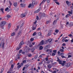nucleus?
<instances>
[{
    "instance_id": "423d86ee",
    "label": "nucleus",
    "mask_w": 73,
    "mask_h": 73,
    "mask_svg": "<svg viewBox=\"0 0 73 73\" xmlns=\"http://www.w3.org/2000/svg\"><path fill=\"white\" fill-rule=\"evenodd\" d=\"M22 31H23V29H20V31L18 33V37H19L21 34L22 33Z\"/></svg>"
},
{
    "instance_id": "09e8293b",
    "label": "nucleus",
    "mask_w": 73,
    "mask_h": 73,
    "mask_svg": "<svg viewBox=\"0 0 73 73\" xmlns=\"http://www.w3.org/2000/svg\"><path fill=\"white\" fill-rule=\"evenodd\" d=\"M20 56H21V54H18L17 55V57H20Z\"/></svg>"
},
{
    "instance_id": "5fc2aeb1",
    "label": "nucleus",
    "mask_w": 73,
    "mask_h": 73,
    "mask_svg": "<svg viewBox=\"0 0 73 73\" xmlns=\"http://www.w3.org/2000/svg\"><path fill=\"white\" fill-rule=\"evenodd\" d=\"M37 57H38V56L37 55H36L35 56V57L34 58L35 59H36V58H37Z\"/></svg>"
},
{
    "instance_id": "6e6552de",
    "label": "nucleus",
    "mask_w": 73,
    "mask_h": 73,
    "mask_svg": "<svg viewBox=\"0 0 73 73\" xmlns=\"http://www.w3.org/2000/svg\"><path fill=\"white\" fill-rule=\"evenodd\" d=\"M13 68H11L9 70V71L12 73H15V71H14V70H13Z\"/></svg>"
},
{
    "instance_id": "58836bf2",
    "label": "nucleus",
    "mask_w": 73,
    "mask_h": 73,
    "mask_svg": "<svg viewBox=\"0 0 73 73\" xmlns=\"http://www.w3.org/2000/svg\"><path fill=\"white\" fill-rule=\"evenodd\" d=\"M64 53H61L59 54V56H64Z\"/></svg>"
},
{
    "instance_id": "4d7b16f0",
    "label": "nucleus",
    "mask_w": 73,
    "mask_h": 73,
    "mask_svg": "<svg viewBox=\"0 0 73 73\" xmlns=\"http://www.w3.org/2000/svg\"><path fill=\"white\" fill-rule=\"evenodd\" d=\"M22 51H23V50H20L19 51V53H21V52H22Z\"/></svg>"
},
{
    "instance_id": "f03ea898",
    "label": "nucleus",
    "mask_w": 73,
    "mask_h": 73,
    "mask_svg": "<svg viewBox=\"0 0 73 73\" xmlns=\"http://www.w3.org/2000/svg\"><path fill=\"white\" fill-rule=\"evenodd\" d=\"M24 44V42H21L19 44V48L17 47V50H19L21 48V46L23 45V44Z\"/></svg>"
},
{
    "instance_id": "4be33fe9",
    "label": "nucleus",
    "mask_w": 73,
    "mask_h": 73,
    "mask_svg": "<svg viewBox=\"0 0 73 73\" xmlns=\"http://www.w3.org/2000/svg\"><path fill=\"white\" fill-rule=\"evenodd\" d=\"M35 48H32L31 49V52L32 53H33L34 52V51H35Z\"/></svg>"
},
{
    "instance_id": "3c124183",
    "label": "nucleus",
    "mask_w": 73,
    "mask_h": 73,
    "mask_svg": "<svg viewBox=\"0 0 73 73\" xmlns=\"http://www.w3.org/2000/svg\"><path fill=\"white\" fill-rule=\"evenodd\" d=\"M21 66H20V65H19L18 67L17 68H18V69H19V68H20Z\"/></svg>"
},
{
    "instance_id": "f3484780",
    "label": "nucleus",
    "mask_w": 73,
    "mask_h": 73,
    "mask_svg": "<svg viewBox=\"0 0 73 73\" xmlns=\"http://www.w3.org/2000/svg\"><path fill=\"white\" fill-rule=\"evenodd\" d=\"M52 40L53 39L51 38L48 39L47 40V41L49 42H51Z\"/></svg>"
},
{
    "instance_id": "13d9d810",
    "label": "nucleus",
    "mask_w": 73,
    "mask_h": 73,
    "mask_svg": "<svg viewBox=\"0 0 73 73\" xmlns=\"http://www.w3.org/2000/svg\"><path fill=\"white\" fill-rule=\"evenodd\" d=\"M9 9V8H8V7H7L5 9V11H7V10H8Z\"/></svg>"
},
{
    "instance_id": "6e6d98bb",
    "label": "nucleus",
    "mask_w": 73,
    "mask_h": 73,
    "mask_svg": "<svg viewBox=\"0 0 73 73\" xmlns=\"http://www.w3.org/2000/svg\"><path fill=\"white\" fill-rule=\"evenodd\" d=\"M40 30H41V28L39 27L37 29V31H40Z\"/></svg>"
},
{
    "instance_id": "8fccbe9b",
    "label": "nucleus",
    "mask_w": 73,
    "mask_h": 73,
    "mask_svg": "<svg viewBox=\"0 0 73 73\" xmlns=\"http://www.w3.org/2000/svg\"><path fill=\"white\" fill-rule=\"evenodd\" d=\"M48 57H47L45 58V60L46 61H48Z\"/></svg>"
},
{
    "instance_id": "20e7f679",
    "label": "nucleus",
    "mask_w": 73,
    "mask_h": 73,
    "mask_svg": "<svg viewBox=\"0 0 73 73\" xmlns=\"http://www.w3.org/2000/svg\"><path fill=\"white\" fill-rule=\"evenodd\" d=\"M6 24V21H2L0 24L1 27H3L5 24Z\"/></svg>"
},
{
    "instance_id": "0eeeda50",
    "label": "nucleus",
    "mask_w": 73,
    "mask_h": 73,
    "mask_svg": "<svg viewBox=\"0 0 73 73\" xmlns=\"http://www.w3.org/2000/svg\"><path fill=\"white\" fill-rule=\"evenodd\" d=\"M37 27V25L36 24H34L33 26V28H32L33 30V31L36 29V27Z\"/></svg>"
},
{
    "instance_id": "052dcab7",
    "label": "nucleus",
    "mask_w": 73,
    "mask_h": 73,
    "mask_svg": "<svg viewBox=\"0 0 73 73\" xmlns=\"http://www.w3.org/2000/svg\"><path fill=\"white\" fill-rule=\"evenodd\" d=\"M50 0H47V3H49V2H50Z\"/></svg>"
},
{
    "instance_id": "a211bd4d",
    "label": "nucleus",
    "mask_w": 73,
    "mask_h": 73,
    "mask_svg": "<svg viewBox=\"0 0 73 73\" xmlns=\"http://www.w3.org/2000/svg\"><path fill=\"white\" fill-rule=\"evenodd\" d=\"M20 5L21 7H25V4H23V3H21V4Z\"/></svg>"
},
{
    "instance_id": "5701e85b",
    "label": "nucleus",
    "mask_w": 73,
    "mask_h": 73,
    "mask_svg": "<svg viewBox=\"0 0 73 73\" xmlns=\"http://www.w3.org/2000/svg\"><path fill=\"white\" fill-rule=\"evenodd\" d=\"M11 24L9 23L8 25V29H10V28H11Z\"/></svg>"
},
{
    "instance_id": "c03bdc74",
    "label": "nucleus",
    "mask_w": 73,
    "mask_h": 73,
    "mask_svg": "<svg viewBox=\"0 0 73 73\" xmlns=\"http://www.w3.org/2000/svg\"><path fill=\"white\" fill-rule=\"evenodd\" d=\"M9 4L10 5H12V3L10 1H9Z\"/></svg>"
},
{
    "instance_id": "a18cd8bd",
    "label": "nucleus",
    "mask_w": 73,
    "mask_h": 73,
    "mask_svg": "<svg viewBox=\"0 0 73 73\" xmlns=\"http://www.w3.org/2000/svg\"><path fill=\"white\" fill-rule=\"evenodd\" d=\"M68 5V7H70V5H71V3L70 2L69 3H68V5Z\"/></svg>"
},
{
    "instance_id": "69168bd1",
    "label": "nucleus",
    "mask_w": 73,
    "mask_h": 73,
    "mask_svg": "<svg viewBox=\"0 0 73 73\" xmlns=\"http://www.w3.org/2000/svg\"><path fill=\"white\" fill-rule=\"evenodd\" d=\"M25 62H26V60H25L23 61V63H25Z\"/></svg>"
},
{
    "instance_id": "aec40b11",
    "label": "nucleus",
    "mask_w": 73,
    "mask_h": 73,
    "mask_svg": "<svg viewBox=\"0 0 73 73\" xmlns=\"http://www.w3.org/2000/svg\"><path fill=\"white\" fill-rule=\"evenodd\" d=\"M13 5L14 7H17V3L15 2L13 3Z\"/></svg>"
},
{
    "instance_id": "39448f33",
    "label": "nucleus",
    "mask_w": 73,
    "mask_h": 73,
    "mask_svg": "<svg viewBox=\"0 0 73 73\" xmlns=\"http://www.w3.org/2000/svg\"><path fill=\"white\" fill-rule=\"evenodd\" d=\"M44 40H42L38 44V46H40V45H44Z\"/></svg>"
},
{
    "instance_id": "49530a36",
    "label": "nucleus",
    "mask_w": 73,
    "mask_h": 73,
    "mask_svg": "<svg viewBox=\"0 0 73 73\" xmlns=\"http://www.w3.org/2000/svg\"><path fill=\"white\" fill-rule=\"evenodd\" d=\"M30 40L31 41H33L34 40V38H31Z\"/></svg>"
},
{
    "instance_id": "2eb2a0df",
    "label": "nucleus",
    "mask_w": 73,
    "mask_h": 73,
    "mask_svg": "<svg viewBox=\"0 0 73 73\" xmlns=\"http://www.w3.org/2000/svg\"><path fill=\"white\" fill-rule=\"evenodd\" d=\"M52 31H49L48 32V34H47L48 36H50V35L52 34Z\"/></svg>"
},
{
    "instance_id": "774afa93",
    "label": "nucleus",
    "mask_w": 73,
    "mask_h": 73,
    "mask_svg": "<svg viewBox=\"0 0 73 73\" xmlns=\"http://www.w3.org/2000/svg\"><path fill=\"white\" fill-rule=\"evenodd\" d=\"M50 61H48L47 62V63L48 64H50Z\"/></svg>"
},
{
    "instance_id": "393cba45",
    "label": "nucleus",
    "mask_w": 73,
    "mask_h": 73,
    "mask_svg": "<svg viewBox=\"0 0 73 73\" xmlns=\"http://www.w3.org/2000/svg\"><path fill=\"white\" fill-rule=\"evenodd\" d=\"M56 23H57V20H55L53 22V25H55Z\"/></svg>"
},
{
    "instance_id": "4c0bfd02",
    "label": "nucleus",
    "mask_w": 73,
    "mask_h": 73,
    "mask_svg": "<svg viewBox=\"0 0 73 73\" xmlns=\"http://www.w3.org/2000/svg\"><path fill=\"white\" fill-rule=\"evenodd\" d=\"M4 68H2L1 69V71L0 73H3V70H4Z\"/></svg>"
},
{
    "instance_id": "c756f323",
    "label": "nucleus",
    "mask_w": 73,
    "mask_h": 73,
    "mask_svg": "<svg viewBox=\"0 0 73 73\" xmlns=\"http://www.w3.org/2000/svg\"><path fill=\"white\" fill-rule=\"evenodd\" d=\"M43 49V47L42 46H41L39 47V50H42Z\"/></svg>"
},
{
    "instance_id": "603ef678",
    "label": "nucleus",
    "mask_w": 73,
    "mask_h": 73,
    "mask_svg": "<svg viewBox=\"0 0 73 73\" xmlns=\"http://www.w3.org/2000/svg\"><path fill=\"white\" fill-rule=\"evenodd\" d=\"M55 32L56 33H58V30H56L55 31Z\"/></svg>"
},
{
    "instance_id": "b1692460",
    "label": "nucleus",
    "mask_w": 73,
    "mask_h": 73,
    "mask_svg": "<svg viewBox=\"0 0 73 73\" xmlns=\"http://www.w3.org/2000/svg\"><path fill=\"white\" fill-rule=\"evenodd\" d=\"M24 22H23L22 24H21V25H20V28H21L24 25Z\"/></svg>"
},
{
    "instance_id": "f704fd0d",
    "label": "nucleus",
    "mask_w": 73,
    "mask_h": 73,
    "mask_svg": "<svg viewBox=\"0 0 73 73\" xmlns=\"http://www.w3.org/2000/svg\"><path fill=\"white\" fill-rule=\"evenodd\" d=\"M1 11H2V13H4V11L3 10H4V9L3 8H1L0 9Z\"/></svg>"
},
{
    "instance_id": "ddd939ff",
    "label": "nucleus",
    "mask_w": 73,
    "mask_h": 73,
    "mask_svg": "<svg viewBox=\"0 0 73 73\" xmlns=\"http://www.w3.org/2000/svg\"><path fill=\"white\" fill-rule=\"evenodd\" d=\"M50 52L51 53L52 52V49H47L46 50V52Z\"/></svg>"
},
{
    "instance_id": "7c9ffc66",
    "label": "nucleus",
    "mask_w": 73,
    "mask_h": 73,
    "mask_svg": "<svg viewBox=\"0 0 73 73\" xmlns=\"http://www.w3.org/2000/svg\"><path fill=\"white\" fill-rule=\"evenodd\" d=\"M38 36H41H41H42V34H41V33L40 32L38 33Z\"/></svg>"
},
{
    "instance_id": "7ed1b4c3",
    "label": "nucleus",
    "mask_w": 73,
    "mask_h": 73,
    "mask_svg": "<svg viewBox=\"0 0 73 73\" xmlns=\"http://www.w3.org/2000/svg\"><path fill=\"white\" fill-rule=\"evenodd\" d=\"M35 4V1H33L31 5V4H29L28 6V8H31H31H33Z\"/></svg>"
},
{
    "instance_id": "c9c22d12",
    "label": "nucleus",
    "mask_w": 73,
    "mask_h": 73,
    "mask_svg": "<svg viewBox=\"0 0 73 73\" xmlns=\"http://www.w3.org/2000/svg\"><path fill=\"white\" fill-rule=\"evenodd\" d=\"M32 54H29L27 56L28 57H32Z\"/></svg>"
},
{
    "instance_id": "ea45409f",
    "label": "nucleus",
    "mask_w": 73,
    "mask_h": 73,
    "mask_svg": "<svg viewBox=\"0 0 73 73\" xmlns=\"http://www.w3.org/2000/svg\"><path fill=\"white\" fill-rule=\"evenodd\" d=\"M48 40H46L45 42H44V44H47V43H48Z\"/></svg>"
},
{
    "instance_id": "0e129e2a",
    "label": "nucleus",
    "mask_w": 73,
    "mask_h": 73,
    "mask_svg": "<svg viewBox=\"0 0 73 73\" xmlns=\"http://www.w3.org/2000/svg\"><path fill=\"white\" fill-rule=\"evenodd\" d=\"M19 10V8H17L16 9V11H18Z\"/></svg>"
},
{
    "instance_id": "338daca9",
    "label": "nucleus",
    "mask_w": 73,
    "mask_h": 73,
    "mask_svg": "<svg viewBox=\"0 0 73 73\" xmlns=\"http://www.w3.org/2000/svg\"><path fill=\"white\" fill-rule=\"evenodd\" d=\"M62 46H66V44L65 43H63L62 44Z\"/></svg>"
},
{
    "instance_id": "1a4fd4ad",
    "label": "nucleus",
    "mask_w": 73,
    "mask_h": 73,
    "mask_svg": "<svg viewBox=\"0 0 73 73\" xmlns=\"http://www.w3.org/2000/svg\"><path fill=\"white\" fill-rule=\"evenodd\" d=\"M71 65V64L70 63H66L65 64V66H66V67H69Z\"/></svg>"
},
{
    "instance_id": "4468645a",
    "label": "nucleus",
    "mask_w": 73,
    "mask_h": 73,
    "mask_svg": "<svg viewBox=\"0 0 73 73\" xmlns=\"http://www.w3.org/2000/svg\"><path fill=\"white\" fill-rule=\"evenodd\" d=\"M31 50V48H29V47H28L27 48L26 50V52H29V50Z\"/></svg>"
},
{
    "instance_id": "473e14b6",
    "label": "nucleus",
    "mask_w": 73,
    "mask_h": 73,
    "mask_svg": "<svg viewBox=\"0 0 73 73\" xmlns=\"http://www.w3.org/2000/svg\"><path fill=\"white\" fill-rule=\"evenodd\" d=\"M36 34H37V33H36V32H35L33 34V36H36Z\"/></svg>"
},
{
    "instance_id": "bf43d9fd",
    "label": "nucleus",
    "mask_w": 73,
    "mask_h": 73,
    "mask_svg": "<svg viewBox=\"0 0 73 73\" xmlns=\"http://www.w3.org/2000/svg\"><path fill=\"white\" fill-rule=\"evenodd\" d=\"M33 47V45L32 44H30L29 45V47L30 48H32V47Z\"/></svg>"
},
{
    "instance_id": "37998d69",
    "label": "nucleus",
    "mask_w": 73,
    "mask_h": 73,
    "mask_svg": "<svg viewBox=\"0 0 73 73\" xmlns=\"http://www.w3.org/2000/svg\"><path fill=\"white\" fill-rule=\"evenodd\" d=\"M19 26H17V28H16V29H15L16 31H17V30H18V29H19Z\"/></svg>"
},
{
    "instance_id": "de8ad7c7",
    "label": "nucleus",
    "mask_w": 73,
    "mask_h": 73,
    "mask_svg": "<svg viewBox=\"0 0 73 73\" xmlns=\"http://www.w3.org/2000/svg\"><path fill=\"white\" fill-rule=\"evenodd\" d=\"M53 52L54 53H56L57 52V50H54L53 51Z\"/></svg>"
},
{
    "instance_id": "9b49d317",
    "label": "nucleus",
    "mask_w": 73,
    "mask_h": 73,
    "mask_svg": "<svg viewBox=\"0 0 73 73\" xmlns=\"http://www.w3.org/2000/svg\"><path fill=\"white\" fill-rule=\"evenodd\" d=\"M57 59H58V61L59 64H62V61L59 59V58L58 57H57Z\"/></svg>"
},
{
    "instance_id": "412c9836",
    "label": "nucleus",
    "mask_w": 73,
    "mask_h": 73,
    "mask_svg": "<svg viewBox=\"0 0 73 73\" xmlns=\"http://www.w3.org/2000/svg\"><path fill=\"white\" fill-rule=\"evenodd\" d=\"M46 0H43L42 1L40 4L39 5L40 6L42 4H43V3H45V1H46Z\"/></svg>"
},
{
    "instance_id": "6ab92c4d",
    "label": "nucleus",
    "mask_w": 73,
    "mask_h": 73,
    "mask_svg": "<svg viewBox=\"0 0 73 73\" xmlns=\"http://www.w3.org/2000/svg\"><path fill=\"white\" fill-rule=\"evenodd\" d=\"M66 63V61H63L61 65L62 66H64L65 65V64Z\"/></svg>"
},
{
    "instance_id": "cd10ccee",
    "label": "nucleus",
    "mask_w": 73,
    "mask_h": 73,
    "mask_svg": "<svg viewBox=\"0 0 73 73\" xmlns=\"http://www.w3.org/2000/svg\"><path fill=\"white\" fill-rule=\"evenodd\" d=\"M70 16V15L69 14H68L67 15H66V18H68V17Z\"/></svg>"
},
{
    "instance_id": "dca6fc26",
    "label": "nucleus",
    "mask_w": 73,
    "mask_h": 73,
    "mask_svg": "<svg viewBox=\"0 0 73 73\" xmlns=\"http://www.w3.org/2000/svg\"><path fill=\"white\" fill-rule=\"evenodd\" d=\"M25 16H26V15L25 14H22L21 15V18H23V17H25Z\"/></svg>"
},
{
    "instance_id": "a19ab883",
    "label": "nucleus",
    "mask_w": 73,
    "mask_h": 73,
    "mask_svg": "<svg viewBox=\"0 0 73 73\" xmlns=\"http://www.w3.org/2000/svg\"><path fill=\"white\" fill-rule=\"evenodd\" d=\"M13 63V60H11V61L10 62V64H12Z\"/></svg>"
},
{
    "instance_id": "79ce46f5",
    "label": "nucleus",
    "mask_w": 73,
    "mask_h": 73,
    "mask_svg": "<svg viewBox=\"0 0 73 73\" xmlns=\"http://www.w3.org/2000/svg\"><path fill=\"white\" fill-rule=\"evenodd\" d=\"M66 3L67 4V5H68V4H69V2L67 1H66Z\"/></svg>"
},
{
    "instance_id": "2f4dec72",
    "label": "nucleus",
    "mask_w": 73,
    "mask_h": 73,
    "mask_svg": "<svg viewBox=\"0 0 73 73\" xmlns=\"http://www.w3.org/2000/svg\"><path fill=\"white\" fill-rule=\"evenodd\" d=\"M72 26H73V24H72L70 23L69 25V26L70 27H72Z\"/></svg>"
},
{
    "instance_id": "72a5a7b5",
    "label": "nucleus",
    "mask_w": 73,
    "mask_h": 73,
    "mask_svg": "<svg viewBox=\"0 0 73 73\" xmlns=\"http://www.w3.org/2000/svg\"><path fill=\"white\" fill-rule=\"evenodd\" d=\"M11 17V15H8L6 16V17L7 18H9V17Z\"/></svg>"
},
{
    "instance_id": "c85d7f7f",
    "label": "nucleus",
    "mask_w": 73,
    "mask_h": 73,
    "mask_svg": "<svg viewBox=\"0 0 73 73\" xmlns=\"http://www.w3.org/2000/svg\"><path fill=\"white\" fill-rule=\"evenodd\" d=\"M51 67L52 66H51V65L50 64H49L47 66V68H51Z\"/></svg>"
},
{
    "instance_id": "864d4df0",
    "label": "nucleus",
    "mask_w": 73,
    "mask_h": 73,
    "mask_svg": "<svg viewBox=\"0 0 73 73\" xmlns=\"http://www.w3.org/2000/svg\"><path fill=\"white\" fill-rule=\"evenodd\" d=\"M68 36H69V37H72V35L71 34H70L68 35Z\"/></svg>"
},
{
    "instance_id": "e433bc0d",
    "label": "nucleus",
    "mask_w": 73,
    "mask_h": 73,
    "mask_svg": "<svg viewBox=\"0 0 73 73\" xmlns=\"http://www.w3.org/2000/svg\"><path fill=\"white\" fill-rule=\"evenodd\" d=\"M55 3L56 4L58 5H60V3H59L57 2V1H55Z\"/></svg>"
},
{
    "instance_id": "f8f14e48",
    "label": "nucleus",
    "mask_w": 73,
    "mask_h": 73,
    "mask_svg": "<svg viewBox=\"0 0 73 73\" xmlns=\"http://www.w3.org/2000/svg\"><path fill=\"white\" fill-rule=\"evenodd\" d=\"M39 15H41V17H45V13H43L42 14L41 13H40V14H39Z\"/></svg>"
},
{
    "instance_id": "e2e57ef3",
    "label": "nucleus",
    "mask_w": 73,
    "mask_h": 73,
    "mask_svg": "<svg viewBox=\"0 0 73 73\" xmlns=\"http://www.w3.org/2000/svg\"><path fill=\"white\" fill-rule=\"evenodd\" d=\"M55 54H56L55 53H52V56H55Z\"/></svg>"
},
{
    "instance_id": "9d476101",
    "label": "nucleus",
    "mask_w": 73,
    "mask_h": 73,
    "mask_svg": "<svg viewBox=\"0 0 73 73\" xmlns=\"http://www.w3.org/2000/svg\"><path fill=\"white\" fill-rule=\"evenodd\" d=\"M40 10H41V8L40 7L38 9L35 11L34 12V13H38V12H39V11H40Z\"/></svg>"
},
{
    "instance_id": "a878e982",
    "label": "nucleus",
    "mask_w": 73,
    "mask_h": 73,
    "mask_svg": "<svg viewBox=\"0 0 73 73\" xmlns=\"http://www.w3.org/2000/svg\"><path fill=\"white\" fill-rule=\"evenodd\" d=\"M69 24H69V22H66V25H65L66 27H68V25H69Z\"/></svg>"
},
{
    "instance_id": "680f3d73",
    "label": "nucleus",
    "mask_w": 73,
    "mask_h": 73,
    "mask_svg": "<svg viewBox=\"0 0 73 73\" xmlns=\"http://www.w3.org/2000/svg\"><path fill=\"white\" fill-rule=\"evenodd\" d=\"M60 28H63V25H61Z\"/></svg>"
},
{
    "instance_id": "bb28decb",
    "label": "nucleus",
    "mask_w": 73,
    "mask_h": 73,
    "mask_svg": "<svg viewBox=\"0 0 73 73\" xmlns=\"http://www.w3.org/2000/svg\"><path fill=\"white\" fill-rule=\"evenodd\" d=\"M14 35H15V33L13 32L11 33V36H14Z\"/></svg>"
},
{
    "instance_id": "f257e3e1",
    "label": "nucleus",
    "mask_w": 73,
    "mask_h": 73,
    "mask_svg": "<svg viewBox=\"0 0 73 73\" xmlns=\"http://www.w3.org/2000/svg\"><path fill=\"white\" fill-rule=\"evenodd\" d=\"M5 45V43H4V40H3L1 41V42L0 44V47L1 48H3L4 49V45Z\"/></svg>"
}]
</instances>
